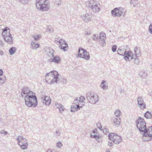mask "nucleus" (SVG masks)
<instances>
[{"label":"nucleus","instance_id":"22","mask_svg":"<svg viewBox=\"0 0 152 152\" xmlns=\"http://www.w3.org/2000/svg\"><path fill=\"white\" fill-rule=\"evenodd\" d=\"M144 116L147 119H152V114L151 113V112L148 111H147L144 113Z\"/></svg>","mask_w":152,"mask_h":152},{"label":"nucleus","instance_id":"59","mask_svg":"<svg viewBox=\"0 0 152 152\" xmlns=\"http://www.w3.org/2000/svg\"><path fill=\"white\" fill-rule=\"evenodd\" d=\"M63 82L64 83H66V79L63 78Z\"/></svg>","mask_w":152,"mask_h":152},{"label":"nucleus","instance_id":"6","mask_svg":"<svg viewBox=\"0 0 152 152\" xmlns=\"http://www.w3.org/2000/svg\"><path fill=\"white\" fill-rule=\"evenodd\" d=\"M37 8L40 10L48 11L50 8L49 1L47 0H36Z\"/></svg>","mask_w":152,"mask_h":152},{"label":"nucleus","instance_id":"50","mask_svg":"<svg viewBox=\"0 0 152 152\" xmlns=\"http://www.w3.org/2000/svg\"><path fill=\"white\" fill-rule=\"evenodd\" d=\"M62 145V144L61 142L59 141L56 143V146L60 148Z\"/></svg>","mask_w":152,"mask_h":152},{"label":"nucleus","instance_id":"61","mask_svg":"<svg viewBox=\"0 0 152 152\" xmlns=\"http://www.w3.org/2000/svg\"><path fill=\"white\" fill-rule=\"evenodd\" d=\"M152 94V91H151L149 93V95L150 96H151Z\"/></svg>","mask_w":152,"mask_h":152},{"label":"nucleus","instance_id":"32","mask_svg":"<svg viewBox=\"0 0 152 152\" xmlns=\"http://www.w3.org/2000/svg\"><path fill=\"white\" fill-rule=\"evenodd\" d=\"M99 38L100 39H106V34L104 32H101L99 34Z\"/></svg>","mask_w":152,"mask_h":152},{"label":"nucleus","instance_id":"8","mask_svg":"<svg viewBox=\"0 0 152 152\" xmlns=\"http://www.w3.org/2000/svg\"><path fill=\"white\" fill-rule=\"evenodd\" d=\"M126 12V9L122 7L115 8L111 10L112 16L113 17L124 16Z\"/></svg>","mask_w":152,"mask_h":152},{"label":"nucleus","instance_id":"2","mask_svg":"<svg viewBox=\"0 0 152 152\" xmlns=\"http://www.w3.org/2000/svg\"><path fill=\"white\" fill-rule=\"evenodd\" d=\"M21 95L24 98L25 105L28 107H36L38 104L37 96L34 93L24 87L22 90Z\"/></svg>","mask_w":152,"mask_h":152},{"label":"nucleus","instance_id":"30","mask_svg":"<svg viewBox=\"0 0 152 152\" xmlns=\"http://www.w3.org/2000/svg\"><path fill=\"white\" fill-rule=\"evenodd\" d=\"M99 45L102 46H105L106 45L105 39L99 38Z\"/></svg>","mask_w":152,"mask_h":152},{"label":"nucleus","instance_id":"53","mask_svg":"<svg viewBox=\"0 0 152 152\" xmlns=\"http://www.w3.org/2000/svg\"><path fill=\"white\" fill-rule=\"evenodd\" d=\"M58 109L59 110V111H60V112L61 113L63 111H64L65 109H64V106H63V108L62 110L61 108H59Z\"/></svg>","mask_w":152,"mask_h":152},{"label":"nucleus","instance_id":"31","mask_svg":"<svg viewBox=\"0 0 152 152\" xmlns=\"http://www.w3.org/2000/svg\"><path fill=\"white\" fill-rule=\"evenodd\" d=\"M137 104L145 102L143 97L141 96H139L138 97L137 99Z\"/></svg>","mask_w":152,"mask_h":152},{"label":"nucleus","instance_id":"38","mask_svg":"<svg viewBox=\"0 0 152 152\" xmlns=\"http://www.w3.org/2000/svg\"><path fill=\"white\" fill-rule=\"evenodd\" d=\"M47 31L49 32H53V28L51 26H48L47 28Z\"/></svg>","mask_w":152,"mask_h":152},{"label":"nucleus","instance_id":"47","mask_svg":"<svg viewBox=\"0 0 152 152\" xmlns=\"http://www.w3.org/2000/svg\"><path fill=\"white\" fill-rule=\"evenodd\" d=\"M20 2L23 4L27 3L29 0H19Z\"/></svg>","mask_w":152,"mask_h":152},{"label":"nucleus","instance_id":"57","mask_svg":"<svg viewBox=\"0 0 152 152\" xmlns=\"http://www.w3.org/2000/svg\"><path fill=\"white\" fill-rule=\"evenodd\" d=\"M96 132H97V129H95L93 130L92 132L93 133H96Z\"/></svg>","mask_w":152,"mask_h":152},{"label":"nucleus","instance_id":"41","mask_svg":"<svg viewBox=\"0 0 152 152\" xmlns=\"http://www.w3.org/2000/svg\"><path fill=\"white\" fill-rule=\"evenodd\" d=\"M56 106V107L58 108V109L59 108H61L62 109H63V106L61 104H58V103H56L55 104Z\"/></svg>","mask_w":152,"mask_h":152},{"label":"nucleus","instance_id":"33","mask_svg":"<svg viewBox=\"0 0 152 152\" xmlns=\"http://www.w3.org/2000/svg\"><path fill=\"white\" fill-rule=\"evenodd\" d=\"M130 3L131 4H133L134 7H135L137 6L138 1L137 0H131Z\"/></svg>","mask_w":152,"mask_h":152},{"label":"nucleus","instance_id":"9","mask_svg":"<svg viewBox=\"0 0 152 152\" xmlns=\"http://www.w3.org/2000/svg\"><path fill=\"white\" fill-rule=\"evenodd\" d=\"M86 98L89 102L92 104H95L99 100L98 95L95 94L88 92L86 94Z\"/></svg>","mask_w":152,"mask_h":152},{"label":"nucleus","instance_id":"29","mask_svg":"<svg viewBox=\"0 0 152 152\" xmlns=\"http://www.w3.org/2000/svg\"><path fill=\"white\" fill-rule=\"evenodd\" d=\"M60 46H61V49L63 50L64 51H66L68 49V45L66 43H65V45L64 44V45H62Z\"/></svg>","mask_w":152,"mask_h":152},{"label":"nucleus","instance_id":"44","mask_svg":"<svg viewBox=\"0 0 152 152\" xmlns=\"http://www.w3.org/2000/svg\"><path fill=\"white\" fill-rule=\"evenodd\" d=\"M99 37V36L98 34H94L93 37V40L96 41L97 40Z\"/></svg>","mask_w":152,"mask_h":152},{"label":"nucleus","instance_id":"10","mask_svg":"<svg viewBox=\"0 0 152 152\" xmlns=\"http://www.w3.org/2000/svg\"><path fill=\"white\" fill-rule=\"evenodd\" d=\"M77 56L87 60H89L90 58L89 53L82 48H80L78 49Z\"/></svg>","mask_w":152,"mask_h":152},{"label":"nucleus","instance_id":"21","mask_svg":"<svg viewBox=\"0 0 152 152\" xmlns=\"http://www.w3.org/2000/svg\"><path fill=\"white\" fill-rule=\"evenodd\" d=\"M19 143L20 144H18V145L20 146L22 150H24L27 148L28 147V142L26 141L23 144H22L21 143H20V142Z\"/></svg>","mask_w":152,"mask_h":152},{"label":"nucleus","instance_id":"64","mask_svg":"<svg viewBox=\"0 0 152 152\" xmlns=\"http://www.w3.org/2000/svg\"><path fill=\"white\" fill-rule=\"evenodd\" d=\"M58 4V5H60V4Z\"/></svg>","mask_w":152,"mask_h":152},{"label":"nucleus","instance_id":"5","mask_svg":"<svg viewBox=\"0 0 152 152\" xmlns=\"http://www.w3.org/2000/svg\"><path fill=\"white\" fill-rule=\"evenodd\" d=\"M108 138L110 141L108 142V145L110 146H113L114 143L118 144L122 140L121 136L114 133H109Z\"/></svg>","mask_w":152,"mask_h":152},{"label":"nucleus","instance_id":"18","mask_svg":"<svg viewBox=\"0 0 152 152\" xmlns=\"http://www.w3.org/2000/svg\"><path fill=\"white\" fill-rule=\"evenodd\" d=\"M106 81L104 80L102 81L100 87L103 90H105L108 89V86L107 85H106Z\"/></svg>","mask_w":152,"mask_h":152},{"label":"nucleus","instance_id":"13","mask_svg":"<svg viewBox=\"0 0 152 152\" xmlns=\"http://www.w3.org/2000/svg\"><path fill=\"white\" fill-rule=\"evenodd\" d=\"M41 99L43 104L46 105H49L51 103V100L49 96H42L41 98Z\"/></svg>","mask_w":152,"mask_h":152},{"label":"nucleus","instance_id":"43","mask_svg":"<svg viewBox=\"0 0 152 152\" xmlns=\"http://www.w3.org/2000/svg\"><path fill=\"white\" fill-rule=\"evenodd\" d=\"M91 138H95L97 140V139H99V136L96 134H94V135H91Z\"/></svg>","mask_w":152,"mask_h":152},{"label":"nucleus","instance_id":"12","mask_svg":"<svg viewBox=\"0 0 152 152\" xmlns=\"http://www.w3.org/2000/svg\"><path fill=\"white\" fill-rule=\"evenodd\" d=\"M45 53L47 55L50 57H53L54 56V51L52 48L49 47H46L44 49Z\"/></svg>","mask_w":152,"mask_h":152},{"label":"nucleus","instance_id":"56","mask_svg":"<svg viewBox=\"0 0 152 152\" xmlns=\"http://www.w3.org/2000/svg\"><path fill=\"white\" fill-rule=\"evenodd\" d=\"M56 133L57 136H59L60 134V132L59 131H57L56 132Z\"/></svg>","mask_w":152,"mask_h":152},{"label":"nucleus","instance_id":"42","mask_svg":"<svg viewBox=\"0 0 152 152\" xmlns=\"http://www.w3.org/2000/svg\"><path fill=\"white\" fill-rule=\"evenodd\" d=\"M96 126H97V127L99 128V129H100L101 130H102V126L100 124L99 122H98L96 124Z\"/></svg>","mask_w":152,"mask_h":152},{"label":"nucleus","instance_id":"19","mask_svg":"<svg viewBox=\"0 0 152 152\" xmlns=\"http://www.w3.org/2000/svg\"><path fill=\"white\" fill-rule=\"evenodd\" d=\"M139 75L141 77L145 79L148 76L147 73L144 70L140 72Z\"/></svg>","mask_w":152,"mask_h":152},{"label":"nucleus","instance_id":"24","mask_svg":"<svg viewBox=\"0 0 152 152\" xmlns=\"http://www.w3.org/2000/svg\"><path fill=\"white\" fill-rule=\"evenodd\" d=\"M125 51H126L124 49H122L119 48L117 51V52L118 55L124 56V54Z\"/></svg>","mask_w":152,"mask_h":152},{"label":"nucleus","instance_id":"28","mask_svg":"<svg viewBox=\"0 0 152 152\" xmlns=\"http://www.w3.org/2000/svg\"><path fill=\"white\" fill-rule=\"evenodd\" d=\"M138 107L141 110H143L146 108V105L145 102L137 104Z\"/></svg>","mask_w":152,"mask_h":152},{"label":"nucleus","instance_id":"46","mask_svg":"<svg viewBox=\"0 0 152 152\" xmlns=\"http://www.w3.org/2000/svg\"><path fill=\"white\" fill-rule=\"evenodd\" d=\"M148 31L150 34H152V23L150 24L149 26Z\"/></svg>","mask_w":152,"mask_h":152},{"label":"nucleus","instance_id":"15","mask_svg":"<svg viewBox=\"0 0 152 152\" xmlns=\"http://www.w3.org/2000/svg\"><path fill=\"white\" fill-rule=\"evenodd\" d=\"M80 109V107L79 103L76 104H72V105L71 107V111L72 112H75L78 110Z\"/></svg>","mask_w":152,"mask_h":152},{"label":"nucleus","instance_id":"45","mask_svg":"<svg viewBox=\"0 0 152 152\" xmlns=\"http://www.w3.org/2000/svg\"><path fill=\"white\" fill-rule=\"evenodd\" d=\"M117 49V46L115 45H113L112 47V50L113 52H116Z\"/></svg>","mask_w":152,"mask_h":152},{"label":"nucleus","instance_id":"60","mask_svg":"<svg viewBox=\"0 0 152 152\" xmlns=\"http://www.w3.org/2000/svg\"><path fill=\"white\" fill-rule=\"evenodd\" d=\"M3 42L1 41L0 40V45H3Z\"/></svg>","mask_w":152,"mask_h":152},{"label":"nucleus","instance_id":"52","mask_svg":"<svg viewBox=\"0 0 152 152\" xmlns=\"http://www.w3.org/2000/svg\"><path fill=\"white\" fill-rule=\"evenodd\" d=\"M47 152H56V151L54 149L50 150L48 149V150Z\"/></svg>","mask_w":152,"mask_h":152},{"label":"nucleus","instance_id":"17","mask_svg":"<svg viewBox=\"0 0 152 152\" xmlns=\"http://www.w3.org/2000/svg\"><path fill=\"white\" fill-rule=\"evenodd\" d=\"M16 140L18 142V144H20V142L22 144H24L25 141L28 142L27 139L21 136H19L16 138Z\"/></svg>","mask_w":152,"mask_h":152},{"label":"nucleus","instance_id":"20","mask_svg":"<svg viewBox=\"0 0 152 152\" xmlns=\"http://www.w3.org/2000/svg\"><path fill=\"white\" fill-rule=\"evenodd\" d=\"M114 124L115 126H118L121 123V119L119 117H118L115 118L113 119Z\"/></svg>","mask_w":152,"mask_h":152},{"label":"nucleus","instance_id":"1","mask_svg":"<svg viewBox=\"0 0 152 152\" xmlns=\"http://www.w3.org/2000/svg\"><path fill=\"white\" fill-rule=\"evenodd\" d=\"M136 124L139 132L143 133V140L147 141L151 140L152 139V125L147 128L144 119L140 117L136 120Z\"/></svg>","mask_w":152,"mask_h":152},{"label":"nucleus","instance_id":"3","mask_svg":"<svg viewBox=\"0 0 152 152\" xmlns=\"http://www.w3.org/2000/svg\"><path fill=\"white\" fill-rule=\"evenodd\" d=\"M58 72L53 71L47 73L45 77V80L46 83L49 84H52L55 82L56 83L59 81V76Z\"/></svg>","mask_w":152,"mask_h":152},{"label":"nucleus","instance_id":"62","mask_svg":"<svg viewBox=\"0 0 152 152\" xmlns=\"http://www.w3.org/2000/svg\"><path fill=\"white\" fill-rule=\"evenodd\" d=\"M110 151L109 149H107L106 150V152H110Z\"/></svg>","mask_w":152,"mask_h":152},{"label":"nucleus","instance_id":"58","mask_svg":"<svg viewBox=\"0 0 152 152\" xmlns=\"http://www.w3.org/2000/svg\"><path fill=\"white\" fill-rule=\"evenodd\" d=\"M4 54V53L2 51L0 50V55H3Z\"/></svg>","mask_w":152,"mask_h":152},{"label":"nucleus","instance_id":"7","mask_svg":"<svg viewBox=\"0 0 152 152\" xmlns=\"http://www.w3.org/2000/svg\"><path fill=\"white\" fill-rule=\"evenodd\" d=\"M1 34L5 42L10 44L13 43L12 37L10 33V30L9 28L6 27L3 29Z\"/></svg>","mask_w":152,"mask_h":152},{"label":"nucleus","instance_id":"34","mask_svg":"<svg viewBox=\"0 0 152 152\" xmlns=\"http://www.w3.org/2000/svg\"><path fill=\"white\" fill-rule=\"evenodd\" d=\"M121 114V111L119 110H117L115 112V115L117 117H118Z\"/></svg>","mask_w":152,"mask_h":152},{"label":"nucleus","instance_id":"48","mask_svg":"<svg viewBox=\"0 0 152 152\" xmlns=\"http://www.w3.org/2000/svg\"><path fill=\"white\" fill-rule=\"evenodd\" d=\"M85 35L89 36L91 34V33L90 31H86L85 32Z\"/></svg>","mask_w":152,"mask_h":152},{"label":"nucleus","instance_id":"23","mask_svg":"<svg viewBox=\"0 0 152 152\" xmlns=\"http://www.w3.org/2000/svg\"><path fill=\"white\" fill-rule=\"evenodd\" d=\"M133 62L136 65H139L140 64V60L138 58L137 56L134 57V58L132 59Z\"/></svg>","mask_w":152,"mask_h":152},{"label":"nucleus","instance_id":"39","mask_svg":"<svg viewBox=\"0 0 152 152\" xmlns=\"http://www.w3.org/2000/svg\"><path fill=\"white\" fill-rule=\"evenodd\" d=\"M102 131L103 133L105 134H107L109 132V130L108 129L105 127H104L103 129L102 128Z\"/></svg>","mask_w":152,"mask_h":152},{"label":"nucleus","instance_id":"36","mask_svg":"<svg viewBox=\"0 0 152 152\" xmlns=\"http://www.w3.org/2000/svg\"><path fill=\"white\" fill-rule=\"evenodd\" d=\"M6 80V78L4 76L3 78H1L0 77V85H2L4 83Z\"/></svg>","mask_w":152,"mask_h":152},{"label":"nucleus","instance_id":"35","mask_svg":"<svg viewBox=\"0 0 152 152\" xmlns=\"http://www.w3.org/2000/svg\"><path fill=\"white\" fill-rule=\"evenodd\" d=\"M85 99V97L81 96L79 98L78 100L79 103H81L83 102V101H84Z\"/></svg>","mask_w":152,"mask_h":152},{"label":"nucleus","instance_id":"63","mask_svg":"<svg viewBox=\"0 0 152 152\" xmlns=\"http://www.w3.org/2000/svg\"><path fill=\"white\" fill-rule=\"evenodd\" d=\"M121 89V91H120L121 93H124V90H123V89Z\"/></svg>","mask_w":152,"mask_h":152},{"label":"nucleus","instance_id":"11","mask_svg":"<svg viewBox=\"0 0 152 152\" xmlns=\"http://www.w3.org/2000/svg\"><path fill=\"white\" fill-rule=\"evenodd\" d=\"M134 56L133 54L131 51H125L124 54V59L126 61H130Z\"/></svg>","mask_w":152,"mask_h":152},{"label":"nucleus","instance_id":"14","mask_svg":"<svg viewBox=\"0 0 152 152\" xmlns=\"http://www.w3.org/2000/svg\"><path fill=\"white\" fill-rule=\"evenodd\" d=\"M61 61L60 58L58 56L53 57V58H51L48 60L49 63L54 62L56 64H58Z\"/></svg>","mask_w":152,"mask_h":152},{"label":"nucleus","instance_id":"26","mask_svg":"<svg viewBox=\"0 0 152 152\" xmlns=\"http://www.w3.org/2000/svg\"><path fill=\"white\" fill-rule=\"evenodd\" d=\"M16 50V48L15 47H12L9 50V53L10 55L14 54Z\"/></svg>","mask_w":152,"mask_h":152},{"label":"nucleus","instance_id":"16","mask_svg":"<svg viewBox=\"0 0 152 152\" xmlns=\"http://www.w3.org/2000/svg\"><path fill=\"white\" fill-rule=\"evenodd\" d=\"M81 18L83 21L86 23L88 22L91 20L90 15L88 14L83 15V16H81Z\"/></svg>","mask_w":152,"mask_h":152},{"label":"nucleus","instance_id":"51","mask_svg":"<svg viewBox=\"0 0 152 152\" xmlns=\"http://www.w3.org/2000/svg\"><path fill=\"white\" fill-rule=\"evenodd\" d=\"M78 99L77 98L75 99V100L73 101V104H76L79 103H79L78 102Z\"/></svg>","mask_w":152,"mask_h":152},{"label":"nucleus","instance_id":"27","mask_svg":"<svg viewBox=\"0 0 152 152\" xmlns=\"http://www.w3.org/2000/svg\"><path fill=\"white\" fill-rule=\"evenodd\" d=\"M134 54H133L134 56H137L139 55V53H140V50L137 47H136L134 50Z\"/></svg>","mask_w":152,"mask_h":152},{"label":"nucleus","instance_id":"37","mask_svg":"<svg viewBox=\"0 0 152 152\" xmlns=\"http://www.w3.org/2000/svg\"><path fill=\"white\" fill-rule=\"evenodd\" d=\"M66 43L65 40L62 39H61L60 40L59 42V43L60 44V46L62 45H64Z\"/></svg>","mask_w":152,"mask_h":152},{"label":"nucleus","instance_id":"40","mask_svg":"<svg viewBox=\"0 0 152 152\" xmlns=\"http://www.w3.org/2000/svg\"><path fill=\"white\" fill-rule=\"evenodd\" d=\"M32 37L34 38L35 40L37 41L40 38V35H38L36 36H32Z\"/></svg>","mask_w":152,"mask_h":152},{"label":"nucleus","instance_id":"25","mask_svg":"<svg viewBox=\"0 0 152 152\" xmlns=\"http://www.w3.org/2000/svg\"><path fill=\"white\" fill-rule=\"evenodd\" d=\"M31 48H32V49L35 50L37 48L39 47V43L38 44H35L34 42H32L31 43Z\"/></svg>","mask_w":152,"mask_h":152},{"label":"nucleus","instance_id":"55","mask_svg":"<svg viewBox=\"0 0 152 152\" xmlns=\"http://www.w3.org/2000/svg\"><path fill=\"white\" fill-rule=\"evenodd\" d=\"M3 72L2 69H0V75H2L3 74Z\"/></svg>","mask_w":152,"mask_h":152},{"label":"nucleus","instance_id":"4","mask_svg":"<svg viewBox=\"0 0 152 152\" xmlns=\"http://www.w3.org/2000/svg\"><path fill=\"white\" fill-rule=\"evenodd\" d=\"M86 6L90 8L94 13H97L100 10L101 5L99 2L94 0H89L86 2Z\"/></svg>","mask_w":152,"mask_h":152},{"label":"nucleus","instance_id":"54","mask_svg":"<svg viewBox=\"0 0 152 152\" xmlns=\"http://www.w3.org/2000/svg\"><path fill=\"white\" fill-rule=\"evenodd\" d=\"M80 108H81L83 107V106L84 105V102H82L81 103H80Z\"/></svg>","mask_w":152,"mask_h":152},{"label":"nucleus","instance_id":"49","mask_svg":"<svg viewBox=\"0 0 152 152\" xmlns=\"http://www.w3.org/2000/svg\"><path fill=\"white\" fill-rule=\"evenodd\" d=\"M0 133L1 134H3L4 135H6L7 133V132L5 130H1Z\"/></svg>","mask_w":152,"mask_h":152}]
</instances>
